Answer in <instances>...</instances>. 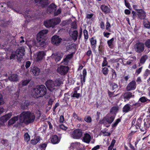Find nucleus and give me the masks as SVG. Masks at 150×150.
Masks as SVG:
<instances>
[{
    "label": "nucleus",
    "instance_id": "nucleus-7",
    "mask_svg": "<svg viewBox=\"0 0 150 150\" xmlns=\"http://www.w3.org/2000/svg\"><path fill=\"white\" fill-rule=\"evenodd\" d=\"M25 49L23 47H20L18 49L16 52V55L18 61L20 62L23 59V57L25 55Z\"/></svg>",
    "mask_w": 150,
    "mask_h": 150
},
{
    "label": "nucleus",
    "instance_id": "nucleus-3",
    "mask_svg": "<svg viewBox=\"0 0 150 150\" xmlns=\"http://www.w3.org/2000/svg\"><path fill=\"white\" fill-rule=\"evenodd\" d=\"M60 22L61 20L59 18H55L44 21V24L47 28L51 27L54 28L55 25L60 23Z\"/></svg>",
    "mask_w": 150,
    "mask_h": 150
},
{
    "label": "nucleus",
    "instance_id": "nucleus-27",
    "mask_svg": "<svg viewBox=\"0 0 150 150\" xmlns=\"http://www.w3.org/2000/svg\"><path fill=\"white\" fill-rule=\"evenodd\" d=\"M31 70L35 76H38L40 72V69L37 66H34Z\"/></svg>",
    "mask_w": 150,
    "mask_h": 150
},
{
    "label": "nucleus",
    "instance_id": "nucleus-6",
    "mask_svg": "<svg viewBox=\"0 0 150 150\" xmlns=\"http://www.w3.org/2000/svg\"><path fill=\"white\" fill-rule=\"evenodd\" d=\"M83 132L79 129L74 130L72 134V137L74 139H80L82 137Z\"/></svg>",
    "mask_w": 150,
    "mask_h": 150
},
{
    "label": "nucleus",
    "instance_id": "nucleus-14",
    "mask_svg": "<svg viewBox=\"0 0 150 150\" xmlns=\"http://www.w3.org/2000/svg\"><path fill=\"white\" fill-rule=\"evenodd\" d=\"M91 139V135L87 133H85L83 134L82 141L84 143L89 144L90 142Z\"/></svg>",
    "mask_w": 150,
    "mask_h": 150
},
{
    "label": "nucleus",
    "instance_id": "nucleus-29",
    "mask_svg": "<svg viewBox=\"0 0 150 150\" xmlns=\"http://www.w3.org/2000/svg\"><path fill=\"white\" fill-rule=\"evenodd\" d=\"M149 92L148 93V96L150 97V87L149 89ZM139 100L142 103H144L148 101L149 102L150 101V100L148 99L147 98L144 96L142 97L139 98Z\"/></svg>",
    "mask_w": 150,
    "mask_h": 150
},
{
    "label": "nucleus",
    "instance_id": "nucleus-33",
    "mask_svg": "<svg viewBox=\"0 0 150 150\" xmlns=\"http://www.w3.org/2000/svg\"><path fill=\"white\" fill-rule=\"evenodd\" d=\"M30 102L28 100H25L21 105V108L23 109H27L30 105Z\"/></svg>",
    "mask_w": 150,
    "mask_h": 150
},
{
    "label": "nucleus",
    "instance_id": "nucleus-41",
    "mask_svg": "<svg viewBox=\"0 0 150 150\" xmlns=\"http://www.w3.org/2000/svg\"><path fill=\"white\" fill-rule=\"evenodd\" d=\"M144 25L145 28L150 29V23L146 20H144L143 21Z\"/></svg>",
    "mask_w": 150,
    "mask_h": 150
},
{
    "label": "nucleus",
    "instance_id": "nucleus-4",
    "mask_svg": "<svg viewBox=\"0 0 150 150\" xmlns=\"http://www.w3.org/2000/svg\"><path fill=\"white\" fill-rule=\"evenodd\" d=\"M115 117L114 115H110L108 114L103 118L100 120L99 123L100 124H106V122L109 124H111L114 120Z\"/></svg>",
    "mask_w": 150,
    "mask_h": 150
},
{
    "label": "nucleus",
    "instance_id": "nucleus-59",
    "mask_svg": "<svg viewBox=\"0 0 150 150\" xmlns=\"http://www.w3.org/2000/svg\"><path fill=\"white\" fill-rule=\"evenodd\" d=\"M83 33L85 39H87L88 38V35L87 30H84L83 31Z\"/></svg>",
    "mask_w": 150,
    "mask_h": 150
},
{
    "label": "nucleus",
    "instance_id": "nucleus-39",
    "mask_svg": "<svg viewBox=\"0 0 150 150\" xmlns=\"http://www.w3.org/2000/svg\"><path fill=\"white\" fill-rule=\"evenodd\" d=\"M31 12L30 10L26 11L23 15H24L25 18L26 19H28L29 18H31V16L30 15Z\"/></svg>",
    "mask_w": 150,
    "mask_h": 150
},
{
    "label": "nucleus",
    "instance_id": "nucleus-35",
    "mask_svg": "<svg viewBox=\"0 0 150 150\" xmlns=\"http://www.w3.org/2000/svg\"><path fill=\"white\" fill-rule=\"evenodd\" d=\"M101 9L103 12L105 13H108L110 12L108 7L105 5H103L101 6Z\"/></svg>",
    "mask_w": 150,
    "mask_h": 150
},
{
    "label": "nucleus",
    "instance_id": "nucleus-19",
    "mask_svg": "<svg viewBox=\"0 0 150 150\" xmlns=\"http://www.w3.org/2000/svg\"><path fill=\"white\" fill-rule=\"evenodd\" d=\"M83 75L81 76V82L82 85H83V83L85 82L86 77L87 75V72L85 69H83Z\"/></svg>",
    "mask_w": 150,
    "mask_h": 150
},
{
    "label": "nucleus",
    "instance_id": "nucleus-43",
    "mask_svg": "<svg viewBox=\"0 0 150 150\" xmlns=\"http://www.w3.org/2000/svg\"><path fill=\"white\" fill-rule=\"evenodd\" d=\"M77 28V25L76 23V22H73L71 24V28L70 31H72L74 29H76Z\"/></svg>",
    "mask_w": 150,
    "mask_h": 150
},
{
    "label": "nucleus",
    "instance_id": "nucleus-46",
    "mask_svg": "<svg viewBox=\"0 0 150 150\" xmlns=\"http://www.w3.org/2000/svg\"><path fill=\"white\" fill-rule=\"evenodd\" d=\"M71 97L72 98H76L77 99H78L80 96V93H72L71 94Z\"/></svg>",
    "mask_w": 150,
    "mask_h": 150
},
{
    "label": "nucleus",
    "instance_id": "nucleus-5",
    "mask_svg": "<svg viewBox=\"0 0 150 150\" xmlns=\"http://www.w3.org/2000/svg\"><path fill=\"white\" fill-rule=\"evenodd\" d=\"M45 84L50 91H53L57 89L54 81L52 80H47L45 82Z\"/></svg>",
    "mask_w": 150,
    "mask_h": 150
},
{
    "label": "nucleus",
    "instance_id": "nucleus-26",
    "mask_svg": "<svg viewBox=\"0 0 150 150\" xmlns=\"http://www.w3.org/2000/svg\"><path fill=\"white\" fill-rule=\"evenodd\" d=\"M37 41V42L35 44V46L37 47H43L46 45L45 40H40V41Z\"/></svg>",
    "mask_w": 150,
    "mask_h": 150
},
{
    "label": "nucleus",
    "instance_id": "nucleus-20",
    "mask_svg": "<svg viewBox=\"0 0 150 150\" xmlns=\"http://www.w3.org/2000/svg\"><path fill=\"white\" fill-rule=\"evenodd\" d=\"M51 141L52 144H58L60 141L58 136L56 135H54L51 137Z\"/></svg>",
    "mask_w": 150,
    "mask_h": 150
},
{
    "label": "nucleus",
    "instance_id": "nucleus-21",
    "mask_svg": "<svg viewBox=\"0 0 150 150\" xmlns=\"http://www.w3.org/2000/svg\"><path fill=\"white\" fill-rule=\"evenodd\" d=\"M8 79L9 81L13 82H16L18 80V75L15 74H12L9 76Z\"/></svg>",
    "mask_w": 150,
    "mask_h": 150
},
{
    "label": "nucleus",
    "instance_id": "nucleus-36",
    "mask_svg": "<svg viewBox=\"0 0 150 150\" xmlns=\"http://www.w3.org/2000/svg\"><path fill=\"white\" fill-rule=\"evenodd\" d=\"M40 140V137L39 136H38L35 139H32L30 141V143L32 144L35 145L39 142Z\"/></svg>",
    "mask_w": 150,
    "mask_h": 150
},
{
    "label": "nucleus",
    "instance_id": "nucleus-50",
    "mask_svg": "<svg viewBox=\"0 0 150 150\" xmlns=\"http://www.w3.org/2000/svg\"><path fill=\"white\" fill-rule=\"evenodd\" d=\"M102 72L103 74L105 76L107 75L108 72V68L106 67L103 68Z\"/></svg>",
    "mask_w": 150,
    "mask_h": 150
},
{
    "label": "nucleus",
    "instance_id": "nucleus-11",
    "mask_svg": "<svg viewBox=\"0 0 150 150\" xmlns=\"http://www.w3.org/2000/svg\"><path fill=\"white\" fill-rule=\"evenodd\" d=\"M60 68H58V72L62 75H65L69 71V67L68 66H60Z\"/></svg>",
    "mask_w": 150,
    "mask_h": 150
},
{
    "label": "nucleus",
    "instance_id": "nucleus-45",
    "mask_svg": "<svg viewBox=\"0 0 150 150\" xmlns=\"http://www.w3.org/2000/svg\"><path fill=\"white\" fill-rule=\"evenodd\" d=\"M121 120V119L120 118L117 119L115 122L112 124V127H116Z\"/></svg>",
    "mask_w": 150,
    "mask_h": 150
},
{
    "label": "nucleus",
    "instance_id": "nucleus-22",
    "mask_svg": "<svg viewBox=\"0 0 150 150\" xmlns=\"http://www.w3.org/2000/svg\"><path fill=\"white\" fill-rule=\"evenodd\" d=\"M36 3H38L40 6L42 7L47 5L48 2L47 0H35Z\"/></svg>",
    "mask_w": 150,
    "mask_h": 150
},
{
    "label": "nucleus",
    "instance_id": "nucleus-16",
    "mask_svg": "<svg viewBox=\"0 0 150 150\" xmlns=\"http://www.w3.org/2000/svg\"><path fill=\"white\" fill-rule=\"evenodd\" d=\"M134 96V95H133L132 93L130 92H126L123 95V98L125 101L129 100L131 98Z\"/></svg>",
    "mask_w": 150,
    "mask_h": 150
},
{
    "label": "nucleus",
    "instance_id": "nucleus-34",
    "mask_svg": "<svg viewBox=\"0 0 150 150\" xmlns=\"http://www.w3.org/2000/svg\"><path fill=\"white\" fill-rule=\"evenodd\" d=\"M54 83L55 84V86H57V89L58 87L60 85L63 84V82L62 81V80L60 78H58L55 81Z\"/></svg>",
    "mask_w": 150,
    "mask_h": 150
},
{
    "label": "nucleus",
    "instance_id": "nucleus-31",
    "mask_svg": "<svg viewBox=\"0 0 150 150\" xmlns=\"http://www.w3.org/2000/svg\"><path fill=\"white\" fill-rule=\"evenodd\" d=\"M8 7L7 5L5 3H0V10L4 12L6 11Z\"/></svg>",
    "mask_w": 150,
    "mask_h": 150
},
{
    "label": "nucleus",
    "instance_id": "nucleus-51",
    "mask_svg": "<svg viewBox=\"0 0 150 150\" xmlns=\"http://www.w3.org/2000/svg\"><path fill=\"white\" fill-rule=\"evenodd\" d=\"M70 98V95L68 93H65L64 94V100L66 101H68Z\"/></svg>",
    "mask_w": 150,
    "mask_h": 150
},
{
    "label": "nucleus",
    "instance_id": "nucleus-61",
    "mask_svg": "<svg viewBox=\"0 0 150 150\" xmlns=\"http://www.w3.org/2000/svg\"><path fill=\"white\" fill-rule=\"evenodd\" d=\"M136 121V119L133 118L132 119V125L131 127H134V126L135 127V125Z\"/></svg>",
    "mask_w": 150,
    "mask_h": 150
},
{
    "label": "nucleus",
    "instance_id": "nucleus-17",
    "mask_svg": "<svg viewBox=\"0 0 150 150\" xmlns=\"http://www.w3.org/2000/svg\"><path fill=\"white\" fill-rule=\"evenodd\" d=\"M63 53H53L51 57L55 59L56 62H58L60 60L63 56Z\"/></svg>",
    "mask_w": 150,
    "mask_h": 150
},
{
    "label": "nucleus",
    "instance_id": "nucleus-10",
    "mask_svg": "<svg viewBox=\"0 0 150 150\" xmlns=\"http://www.w3.org/2000/svg\"><path fill=\"white\" fill-rule=\"evenodd\" d=\"M134 47L135 50L138 52H143L144 49V45L141 42L137 43Z\"/></svg>",
    "mask_w": 150,
    "mask_h": 150
},
{
    "label": "nucleus",
    "instance_id": "nucleus-8",
    "mask_svg": "<svg viewBox=\"0 0 150 150\" xmlns=\"http://www.w3.org/2000/svg\"><path fill=\"white\" fill-rule=\"evenodd\" d=\"M47 30H43L40 31L37 35V41H40V40H45L46 34L48 33Z\"/></svg>",
    "mask_w": 150,
    "mask_h": 150
},
{
    "label": "nucleus",
    "instance_id": "nucleus-13",
    "mask_svg": "<svg viewBox=\"0 0 150 150\" xmlns=\"http://www.w3.org/2000/svg\"><path fill=\"white\" fill-rule=\"evenodd\" d=\"M136 87V83L134 81H132L130 82L127 85L126 89L127 91L134 90Z\"/></svg>",
    "mask_w": 150,
    "mask_h": 150
},
{
    "label": "nucleus",
    "instance_id": "nucleus-2",
    "mask_svg": "<svg viewBox=\"0 0 150 150\" xmlns=\"http://www.w3.org/2000/svg\"><path fill=\"white\" fill-rule=\"evenodd\" d=\"M47 92L46 88L43 85L37 86L33 91V96L37 98L43 97L46 95Z\"/></svg>",
    "mask_w": 150,
    "mask_h": 150
},
{
    "label": "nucleus",
    "instance_id": "nucleus-47",
    "mask_svg": "<svg viewBox=\"0 0 150 150\" xmlns=\"http://www.w3.org/2000/svg\"><path fill=\"white\" fill-rule=\"evenodd\" d=\"M30 80H23L22 81L21 84L22 86H25L27 85L30 82Z\"/></svg>",
    "mask_w": 150,
    "mask_h": 150
},
{
    "label": "nucleus",
    "instance_id": "nucleus-53",
    "mask_svg": "<svg viewBox=\"0 0 150 150\" xmlns=\"http://www.w3.org/2000/svg\"><path fill=\"white\" fill-rule=\"evenodd\" d=\"M7 121L5 119L3 116L1 117L0 118V123L2 124H4Z\"/></svg>",
    "mask_w": 150,
    "mask_h": 150
},
{
    "label": "nucleus",
    "instance_id": "nucleus-32",
    "mask_svg": "<svg viewBox=\"0 0 150 150\" xmlns=\"http://www.w3.org/2000/svg\"><path fill=\"white\" fill-rule=\"evenodd\" d=\"M130 105L127 103L123 107L122 109V111L124 112H129L130 110Z\"/></svg>",
    "mask_w": 150,
    "mask_h": 150
},
{
    "label": "nucleus",
    "instance_id": "nucleus-57",
    "mask_svg": "<svg viewBox=\"0 0 150 150\" xmlns=\"http://www.w3.org/2000/svg\"><path fill=\"white\" fill-rule=\"evenodd\" d=\"M59 128L60 129L64 130H66L67 128V127L63 124L60 125H59Z\"/></svg>",
    "mask_w": 150,
    "mask_h": 150
},
{
    "label": "nucleus",
    "instance_id": "nucleus-48",
    "mask_svg": "<svg viewBox=\"0 0 150 150\" xmlns=\"http://www.w3.org/2000/svg\"><path fill=\"white\" fill-rule=\"evenodd\" d=\"M12 116V114L11 113H8L7 114H6L5 115L3 116L4 117L5 119L7 120H8Z\"/></svg>",
    "mask_w": 150,
    "mask_h": 150
},
{
    "label": "nucleus",
    "instance_id": "nucleus-56",
    "mask_svg": "<svg viewBox=\"0 0 150 150\" xmlns=\"http://www.w3.org/2000/svg\"><path fill=\"white\" fill-rule=\"evenodd\" d=\"M4 102L3 96L1 94H0V105L4 104Z\"/></svg>",
    "mask_w": 150,
    "mask_h": 150
},
{
    "label": "nucleus",
    "instance_id": "nucleus-24",
    "mask_svg": "<svg viewBox=\"0 0 150 150\" xmlns=\"http://www.w3.org/2000/svg\"><path fill=\"white\" fill-rule=\"evenodd\" d=\"M56 6L54 4H52L50 6L48 10L50 13H54L56 11Z\"/></svg>",
    "mask_w": 150,
    "mask_h": 150
},
{
    "label": "nucleus",
    "instance_id": "nucleus-64",
    "mask_svg": "<svg viewBox=\"0 0 150 150\" xmlns=\"http://www.w3.org/2000/svg\"><path fill=\"white\" fill-rule=\"evenodd\" d=\"M150 74V70L148 69H146L144 74L145 76H148V74Z\"/></svg>",
    "mask_w": 150,
    "mask_h": 150
},
{
    "label": "nucleus",
    "instance_id": "nucleus-54",
    "mask_svg": "<svg viewBox=\"0 0 150 150\" xmlns=\"http://www.w3.org/2000/svg\"><path fill=\"white\" fill-rule=\"evenodd\" d=\"M84 120L88 123H90L92 121L91 117L89 116H88L87 118H85Z\"/></svg>",
    "mask_w": 150,
    "mask_h": 150
},
{
    "label": "nucleus",
    "instance_id": "nucleus-40",
    "mask_svg": "<svg viewBox=\"0 0 150 150\" xmlns=\"http://www.w3.org/2000/svg\"><path fill=\"white\" fill-rule=\"evenodd\" d=\"M114 38H112L110 40L107 41V43L109 47L111 48H112L113 47V42L114 40Z\"/></svg>",
    "mask_w": 150,
    "mask_h": 150
},
{
    "label": "nucleus",
    "instance_id": "nucleus-62",
    "mask_svg": "<svg viewBox=\"0 0 150 150\" xmlns=\"http://www.w3.org/2000/svg\"><path fill=\"white\" fill-rule=\"evenodd\" d=\"M106 57L104 58L103 61L102 63V66H106L107 65L108 63L106 60Z\"/></svg>",
    "mask_w": 150,
    "mask_h": 150
},
{
    "label": "nucleus",
    "instance_id": "nucleus-18",
    "mask_svg": "<svg viewBox=\"0 0 150 150\" xmlns=\"http://www.w3.org/2000/svg\"><path fill=\"white\" fill-rule=\"evenodd\" d=\"M20 118L19 115H18L12 117L8 122V125L11 126L14 124L18 120H20Z\"/></svg>",
    "mask_w": 150,
    "mask_h": 150
},
{
    "label": "nucleus",
    "instance_id": "nucleus-1",
    "mask_svg": "<svg viewBox=\"0 0 150 150\" xmlns=\"http://www.w3.org/2000/svg\"><path fill=\"white\" fill-rule=\"evenodd\" d=\"M19 115L20 117L19 124L24 123L28 125L33 122L35 118L34 113L30 111L23 112Z\"/></svg>",
    "mask_w": 150,
    "mask_h": 150
},
{
    "label": "nucleus",
    "instance_id": "nucleus-55",
    "mask_svg": "<svg viewBox=\"0 0 150 150\" xmlns=\"http://www.w3.org/2000/svg\"><path fill=\"white\" fill-rule=\"evenodd\" d=\"M145 46L148 48H150V39L147 40L145 43Z\"/></svg>",
    "mask_w": 150,
    "mask_h": 150
},
{
    "label": "nucleus",
    "instance_id": "nucleus-37",
    "mask_svg": "<svg viewBox=\"0 0 150 150\" xmlns=\"http://www.w3.org/2000/svg\"><path fill=\"white\" fill-rule=\"evenodd\" d=\"M109 85L111 87L112 91H113L114 90L117 88L118 87V85L117 84L115 83L110 81L109 82Z\"/></svg>",
    "mask_w": 150,
    "mask_h": 150
},
{
    "label": "nucleus",
    "instance_id": "nucleus-15",
    "mask_svg": "<svg viewBox=\"0 0 150 150\" xmlns=\"http://www.w3.org/2000/svg\"><path fill=\"white\" fill-rule=\"evenodd\" d=\"M138 17L140 19H144L146 17L145 12L142 9H136Z\"/></svg>",
    "mask_w": 150,
    "mask_h": 150
},
{
    "label": "nucleus",
    "instance_id": "nucleus-42",
    "mask_svg": "<svg viewBox=\"0 0 150 150\" xmlns=\"http://www.w3.org/2000/svg\"><path fill=\"white\" fill-rule=\"evenodd\" d=\"M147 58V57L146 55L142 56L140 59L139 65H142L144 63Z\"/></svg>",
    "mask_w": 150,
    "mask_h": 150
},
{
    "label": "nucleus",
    "instance_id": "nucleus-12",
    "mask_svg": "<svg viewBox=\"0 0 150 150\" xmlns=\"http://www.w3.org/2000/svg\"><path fill=\"white\" fill-rule=\"evenodd\" d=\"M62 40V39L61 38L56 35L52 37L51 41L53 44L58 45H59Z\"/></svg>",
    "mask_w": 150,
    "mask_h": 150
},
{
    "label": "nucleus",
    "instance_id": "nucleus-9",
    "mask_svg": "<svg viewBox=\"0 0 150 150\" xmlns=\"http://www.w3.org/2000/svg\"><path fill=\"white\" fill-rule=\"evenodd\" d=\"M144 127L140 129V131L144 132L150 127V118L144 119Z\"/></svg>",
    "mask_w": 150,
    "mask_h": 150
},
{
    "label": "nucleus",
    "instance_id": "nucleus-28",
    "mask_svg": "<svg viewBox=\"0 0 150 150\" xmlns=\"http://www.w3.org/2000/svg\"><path fill=\"white\" fill-rule=\"evenodd\" d=\"M45 55V52L42 51L39 52L37 55V58L38 60H40L42 59L44 57Z\"/></svg>",
    "mask_w": 150,
    "mask_h": 150
},
{
    "label": "nucleus",
    "instance_id": "nucleus-44",
    "mask_svg": "<svg viewBox=\"0 0 150 150\" xmlns=\"http://www.w3.org/2000/svg\"><path fill=\"white\" fill-rule=\"evenodd\" d=\"M24 140L26 142H28L30 139V136L28 132L25 133L24 135Z\"/></svg>",
    "mask_w": 150,
    "mask_h": 150
},
{
    "label": "nucleus",
    "instance_id": "nucleus-49",
    "mask_svg": "<svg viewBox=\"0 0 150 150\" xmlns=\"http://www.w3.org/2000/svg\"><path fill=\"white\" fill-rule=\"evenodd\" d=\"M90 41L91 45H93L94 47H95V45L96 43V40H94V38L92 37Z\"/></svg>",
    "mask_w": 150,
    "mask_h": 150
},
{
    "label": "nucleus",
    "instance_id": "nucleus-60",
    "mask_svg": "<svg viewBox=\"0 0 150 150\" xmlns=\"http://www.w3.org/2000/svg\"><path fill=\"white\" fill-rule=\"evenodd\" d=\"M64 121V116L61 115L59 117V122L60 123H62Z\"/></svg>",
    "mask_w": 150,
    "mask_h": 150
},
{
    "label": "nucleus",
    "instance_id": "nucleus-63",
    "mask_svg": "<svg viewBox=\"0 0 150 150\" xmlns=\"http://www.w3.org/2000/svg\"><path fill=\"white\" fill-rule=\"evenodd\" d=\"M142 67L139 68L138 69L136 70V73L137 74V75H138L142 71Z\"/></svg>",
    "mask_w": 150,
    "mask_h": 150
},
{
    "label": "nucleus",
    "instance_id": "nucleus-38",
    "mask_svg": "<svg viewBox=\"0 0 150 150\" xmlns=\"http://www.w3.org/2000/svg\"><path fill=\"white\" fill-rule=\"evenodd\" d=\"M118 110V107L116 106H113L111 108L110 110V112L112 114L116 115Z\"/></svg>",
    "mask_w": 150,
    "mask_h": 150
},
{
    "label": "nucleus",
    "instance_id": "nucleus-58",
    "mask_svg": "<svg viewBox=\"0 0 150 150\" xmlns=\"http://www.w3.org/2000/svg\"><path fill=\"white\" fill-rule=\"evenodd\" d=\"M114 92L115 91H114L113 92H110L108 90V93L109 96L110 98L113 97V95L114 94Z\"/></svg>",
    "mask_w": 150,
    "mask_h": 150
},
{
    "label": "nucleus",
    "instance_id": "nucleus-25",
    "mask_svg": "<svg viewBox=\"0 0 150 150\" xmlns=\"http://www.w3.org/2000/svg\"><path fill=\"white\" fill-rule=\"evenodd\" d=\"M69 33L71 34V36L73 40H76L78 36V31L76 30L70 31Z\"/></svg>",
    "mask_w": 150,
    "mask_h": 150
},
{
    "label": "nucleus",
    "instance_id": "nucleus-52",
    "mask_svg": "<svg viewBox=\"0 0 150 150\" xmlns=\"http://www.w3.org/2000/svg\"><path fill=\"white\" fill-rule=\"evenodd\" d=\"M112 79H115L117 77V74L115 70L113 69H112Z\"/></svg>",
    "mask_w": 150,
    "mask_h": 150
},
{
    "label": "nucleus",
    "instance_id": "nucleus-23",
    "mask_svg": "<svg viewBox=\"0 0 150 150\" xmlns=\"http://www.w3.org/2000/svg\"><path fill=\"white\" fill-rule=\"evenodd\" d=\"M142 120V118L141 117H139L137 119L135 124V127L136 129H140L141 128H143V127H141Z\"/></svg>",
    "mask_w": 150,
    "mask_h": 150
},
{
    "label": "nucleus",
    "instance_id": "nucleus-30",
    "mask_svg": "<svg viewBox=\"0 0 150 150\" xmlns=\"http://www.w3.org/2000/svg\"><path fill=\"white\" fill-rule=\"evenodd\" d=\"M73 56V53L67 55L66 58L64 59V62H64V64L67 65L68 62L70 60Z\"/></svg>",
    "mask_w": 150,
    "mask_h": 150
}]
</instances>
